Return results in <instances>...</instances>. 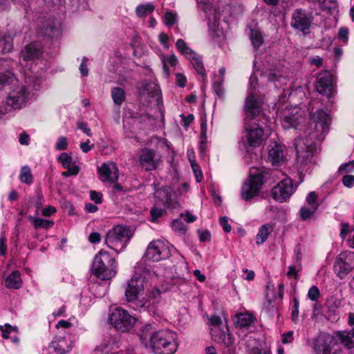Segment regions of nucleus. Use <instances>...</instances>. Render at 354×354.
Instances as JSON below:
<instances>
[{
  "label": "nucleus",
  "instance_id": "473e14b6",
  "mask_svg": "<svg viewBox=\"0 0 354 354\" xmlns=\"http://www.w3.org/2000/svg\"><path fill=\"white\" fill-rule=\"evenodd\" d=\"M273 227L270 224L262 225L256 236V243L258 245L263 243L268 239L270 234L272 232Z\"/></svg>",
  "mask_w": 354,
  "mask_h": 354
},
{
  "label": "nucleus",
  "instance_id": "58836bf2",
  "mask_svg": "<svg viewBox=\"0 0 354 354\" xmlns=\"http://www.w3.org/2000/svg\"><path fill=\"white\" fill-rule=\"evenodd\" d=\"M194 68V70L201 75L203 77L205 76V69L203 65V63L201 60V57L197 55L194 54V56L190 57L189 59Z\"/></svg>",
  "mask_w": 354,
  "mask_h": 354
},
{
  "label": "nucleus",
  "instance_id": "f704fd0d",
  "mask_svg": "<svg viewBox=\"0 0 354 354\" xmlns=\"http://www.w3.org/2000/svg\"><path fill=\"white\" fill-rule=\"evenodd\" d=\"M111 98L116 106H120L126 99L124 90L118 86L113 87L111 89Z\"/></svg>",
  "mask_w": 354,
  "mask_h": 354
},
{
  "label": "nucleus",
  "instance_id": "a211bd4d",
  "mask_svg": "<svg viewBox=\"0 0 354 354\" xmlns=\"http://www.w3.org/2000/svg\"><path fill=\"white\" fill-rule=\"evenodd\" d=\"M203 9L207 14V24L210 35L213 37L223 35V29L220 25L217 10L214 8H209L208 5H206Z\"/></svg>",
  "mask_w": 354,
  "mask_h": 354
},
{
  "label": "nucleus",
  "instance_id": "e433bc0d",
  "mask_svg": "<svg viewBox=\"0 0 354 354\" xmlns=\"http://www.w3.org/2000/svg\"><path fill=\"white\" fill-rule=\"evenodd\" d=\"M155 6L151 3L138 5L136 8V14L138 17H146L153 12Z\"/></svg>",
  "mask_w": 354,
  "mask_h": 354
},
{
  "label": "nucleus",
  "instance_id": "20e7f679",
  "mask_svg": "<svg viewBox=\"0 0 354 354\" xmlns=\"http://www.w3.org/2000/svg\"><path fill=\"white\" fill-rule=\"evenodd\" d=\"M147 281L145 277L137 274H134L128 281L125 290L127 300L136 304L138 306L143 307L147 301Z\"/></svg>",
  "mask_w": 354,
  "mask_h": 354
},
{
  "label": "nucleus",
  "instance_id": "bb28decb",
  "mask_svg": "<svg viewBox=\"0 0 354 354\" xmlns=\"http://www.w3.org/2000/svg\"><path fill=\"white\" fill-rule=\"evenodd\" d=\"M0 331L1 332V336L3 339H11V341L16 344L19 342V339L17 337L19 333L17 327L12 326L10 324H5L3 326L0 325Z\"/></svg>",
  "mask_w": 354,
  "mask_h": 354
},
{
  "label": "nucleus",
  "instance_id": "79ce46f5",
  "mask_svg": "<svg viewBox=\"0 0 354 354\" xmlns=\"http://www.w3.org/2000/svg\"><path fill=\"white\" fill-rule=\"evenodd\" d=\"M19 180L21 182L26 184H30L32 183V176L31 174L30 169L28 166L22 167L19 174Z\"/></svg>",
  "mask_w": 354,
  "mask_h": 354
},
{
  "label": "nucleus",
  "instance_id": "09e8293b",
  "mask_svg": "<svg viewBox=\"0 0 354 354\" xmlns=\"http://www.w3.org/2000/svg\"><path fill=\"white\" fill-rule=\"evenodd\" d=\"M322 7L326 10H333L337 8V1L335 0H319Z\"/></svg>",
  "mask_w": 354,
  "mask_h": 354
},
{
  "label": "nucleus",
  "instance_id": "a878e982",
  "mask_svg": "<svg viewBox=\"0 0 354 354\" xmlns=\"http://www.w3.org/2000/svg\"><path fill=\"white\" fill-rule=\"evenodd\" d=\"M118 347L114 339L111 336H106L96 347L95 352L101 354H110L115 352Z\"/></svg>",
  "mask_w": 354,
  "mask_h": 354
},
{
  "label": "nucleus",
  "instance_id": "6e6d98bb",
  "mask_svg": "<svg viewBox=\"0 0 354 354\" xmlns=\"http://www.w3.org/2000/svg\"><path fill=\"white\" fill-rule=\"evenodd\" d=\"M175 76L176 84L181 88H184L187 83V77L183 73H178Z\"/></svg>",
  "mask_w": 354,
  "mask_h": 354
},
{
  "label": "nucleus",
  "instance_id": "2f4dec72",
  "mask_svg": "<svg viewBox=\"0 0 354 354\" xmlns=\"http://www.w3.org/2000/svg\"><path fill=\"white\" fill-rule=\"evenodd\" d=\"M340 342L348 349L354 348V330L352 332L342 331L337 333Z\"/></svg>",
  "mask_w": 354,
  "mask_h": 354
},
{
  "label": "nucleus",
  "instance_id": "ea45409f",
  "mask_svg": "<svg viewBox=\"0 0 354 354\" xmlns=\"http://www.w3.org/2000/svg\"><path fill=\"white\" fill-rule=\"evenodd\" d=\"M317 209V208H315L314 206H302L299 210L300 218L303 221H307L311 218L316 212Z\"/></svg>",
  "mask_w": 354,
  "mask_h": 354
},
{
  "label": "nucleus",
  "instance_id": "a18cd8bd",
  "mask_svg": "<svg viewBox=\"0 0 354 354\" xmlns=\"http://www.w3.org/2000/svg\"><path fill=\"white\" fill-rule=\"evenodd\" d=\"M354 171V160L349 161L345 164H342L338 169L339 174H346Z\"/></svg>",
  "mask_w": 354,
  "mask_h": 354
},
{
  "label": "nucleus",
  "instance_id": "393cba45",
  "mask_svg": "<svg viewBox=\"0 0 354 354\" xmlns=\"http://www.w3.org/2000/svg\"><path fill=\"white\" fill-rule=\"evenodd\" d=\"M42 53V46L39 42H33L27 45L21 55L26 61L38 58Z\"/></svg>",
  "mask_w": 354,
  "mask_h": 354
},
{
  "label": "nucleus",
  "instance_id": "412c9836",
  "mask_svg": "<svg viewBox=\"0 0 354 354\" xmlns=\"http://www.w3.org/2000/svg\"><path fill=\"white\" fill-rule=\"evenodd\" d=\"M339 345L331 336H326L320 339L315 346L317 354H337Z\"/></svg>",
  "mask_w": 354,
  "mask_h": 354
},
{
  "label": "nucleus",
  "instance_id": "c756f323",
  "mask_svg": "<svg viewBox=\"0 0 354 354\" xmlns=\"http://www.w3.org/2000/svg\"><path fill=\"white\" fill-rule=\"evenodd\" d=\"M340 236L346 239L349 247L354 248V227H351L347 224H342Z\"/></svg>",
  "mask_w": 354,
  "mask_h": 354
},
{
  "label": "nucleus",
  "instance_id": "ddd939ff",
  "mask_svg": "<svg viewBox=\"0 0 354 354\" xmlns=\"http://www.w3.org/2000/svg\"><path fill=\"white\" fill-rule=\"evenodd\" d=\"M138 161L140 167L145 171H153L161 163L162 156L156 151L145 147L139 153Z\"/></svg>",
  "mask_w": 354,
  "mask_h": 354
},
{
  "label": "nucleus",
  "instance_id": "774afa93",
  "mask_svg": "<svg viewBox=\"0 0 354 354\" xmlns=\"http://www.w3.org/2000/svg\"><path fill=\"white\" fill-rule=\"evenodd\" d=\"M56 212V208L52 206L46 207L41 212V214L44 216H50Z\"/></svg>",
  "mask_w": 354,
  "mask_h": 354
},
{
  "label": "nucleus",
  "instance_id": "f03ea898",
  "mask_svg": "<svg viewBox=\"0 0 354 354\" xmlns=\"http://www.w3.org/2000/svg\"><path fill=\"white\" fill-rule=\"evenodd\" d=\"M151 325H146L140 330V338L145 347L155 354H174L178 349L177 335L169 330L151 331Z\"/></svg>",
  "mask_w": 354,
  "mask_h": 354
},
{
  "label": "nucleus",
  "instance_id": "0e129e2a",
  "mask_svg": "<svg viewBox=\"0 0 354 354\" xmlns=\"http://www.w3.org/2000/svg\"><path fill=\"white\" fill-rule=\"evenodd\" d=\"M88 61V59L86 57H84L82 59V63L80 66V71L81 72V74L83 75V76H87L88 74V68L86 67V62Z\"/></svg>",
  "mask_w": 354,
  "mask_h": 354
},
{
  "label": "nucleus",
  "instance_id": "bf43d9fd",
  "mask_svg": "<svg viewBox=\"0 0 354 354\" xmlns=\"http://www.w3.org/2000/svg\"><path fill=\"white\" fill-rule=\"evenodd\" d=\"M219 223L222 226L223 230L225 232H230L231 231V226L228 223V218L227 217L223 216V217L221 218V219L219 221Z\"/></svg>",
  "mask_w": 354,
  "mask_h": 354
},
{
  "label": "nucleus",
  "instance_id": "37998d69",
  "mask_svg": "<svg viewBox=\"0 0 354 354\" xmlns=\"http://www.w3.org/2000/svg\"><path fill=\"white\" fill-rule=\"evenodd\" d=\"M16 81L14 74L10 71L0 73V85L6 86L12 84Z\"/></svg>",
  "mask_w": 354,
  "mask_h": 354
},
{
  "label": "nucleus",
  "instance_id": "2eb2a0df",
  "mask_svg": "<svg viewBox=\"0 0 354 354\" xmlns=\"http://www.w3.org/2000/svg\"><path fill=\"white\" fill-rule=\"evenodd\" d=\"M295 188L292 179L286 178L281 180L272 190L273 198L279 203L286 201L294 193Z\"/></svg>",
  "mask_w": 354,
  "mask_h": 354
},
{
  "label": "nucleus",
  "instance_id": "c03bdc74",
  "mask_svg": "<svg viewBox=\"0 0 354 354\" xmlns=\"http://www.w3.org/2000/svg\"><path fill=\"white\" fill-rule=\"evenodd\" d=\"M164 21L166 26L171 27L178 22V15L175 12L167 11L164 15Z\"/></svg>",
  "mask_w": 354,
  "mask_h": 354
},
{
  "label": "nucleus",
  "instance_id": "39448f33",
  "mask_svg": "<svg viewBox=\"0 0 354 354\" xmlns=\"http://www.w3.org/2000/svg\"><path fill=\"white\" fill-rule=\"evenodd\" d=\"M179 203L171 198L169 189L165 188L156 192L154 205L150 210L151 221L156 222L162 217L166 209H176Z\"/></svg>",
  "mask_w": 354,
  "mask_h": 354
},
{
  "label": "nucleus",
  "instance_id": "e2e57ef3",
  "mask_svg": "<svg viewBox=\"0 0 354 354\" xmlns=\"http://www.w3.org/2000/svg\"><path fill=\"white\" fill-rule=\"evenodd\" d=\"M210 324L214 328H220L222 324V320L220 317L217 315H213L209 319Z\"/></svg>",
  "mask_w": 354,
  "mask_h": 354
},
{
  "label": "nucleus",
  "instance_id": "4c0bfd02",
  "mask_svg": "<svg viewBox=\"0 0 354 354\" xmlns=\"http://www.w3.org/2000/svg\"><path fill=\"white\" fill-rule=\"evenodd\" d=\"M176 46L178 52L187 59L194 56V54H196V53L193 51L182 39L177 40Z\"/></svg>",
  "mask_w": 354,
  "mask_h": 354
},
{
  "label": "nucleus",
  "instance_id": "5701e85b",
  "mask_svg": "<svg viewBox=\"0 0 354 354\" xmlns=\"http://www.w3.org/2000/svg\"><path fill=\"white\" fill-rule=\"evenodd\" d=\"M268 160L272 165H279L284 162L283 147L276 141H271L268 147Z\"/></svg>",
  "mask_w": 354,
  "mask_h": 354
},
{
  "label": "nucleus",
  "instance_id": "603ef678",
  "mask_svg": "<svg viewBox=\"0 0 354 354\" xmlns=\"http://www.w3.org/2000/svg\"><path fill=\"white\" fill-rule=\"evenodd\" d=\"M160 59L161 62H167L171 66H175L178 64V59L174 55L169 56L162 55Z\"/></svg>",
  "mask_w": 354,
  "mask_h": 354
},
{
  "label": "nucleus",
  "instance_id": "9d476101",
  "mask_svg": "<svg viewBox=\"0 0 354 354\" xmlns=\"http://www.w3.org/2000/svg\"><path fill=\"white\" fill-rule=\"evenodd\" d=\"M354 269V252L346 250L340 252L333 264L335 274L341 279H344Z\"/></svg>",
  "mask_w": 354,
  "mask_h": 354
},
{
  "label": "nucleus",
  "instance_id": "5fc2aeb1",
  "mask_svg": "<svg viewBox=\"0 0 354 354\" xmlns=\"http://www.w3.org/2000/svg\"><path fill=\"white\" fill-rule=\"evenodd\" d=\"M308 298L312 301H316L319 297V290L317 286H312L308 292Z\"/></svg>",
  "mask_w": 354,
  "mask_h": 354
},
{
  "label": "nucleus",
  "instance_id": "052dcab7",
  "mask_svg": "<svg viewBox=\"0 0 354 354\" xmlns=\"http://www.w3.org/2000/svg\"><path fill=\"white\" fill-rule=\"evenodd\" d=\"M299 268H297L295 266H290L288 267V271L287 272V277L288 278H297V272H299Z\"/></svg>",
  "mask_w": 354,
  "mask_h": 354
},
{
  "label": "nucleus",
  "instance_id": "cd10ccee",
  "mask_svg": "<svg viewBox=\"0 0 354 354\" xmlns=\"http://www.w3.org/2000/svg\"><path fill=\"white\" fill-rule=\"evenodd\" d=\"M50 348L55 354H65L71 350L64 338H56L50 344Z\"/></svg>",
  "mask_w": 354,
  "mask_h": 354
},
{
  "label": "nucleus",
  "instance_id": "6e6552de",
  "mask_svg": "<svg viewBox=\"0 0 354 354\" xmlns=\"http://www.w3.org/2000/svg\"><path fill=\"white\" fill-rule=\"evenodd\" d=\"M257 85V78L252 75L250 78L249 94L246 98L245 106V114L248 118L251 119L259 115L261 111L263 97L259 95V91H256Z\"/></svg>",
  "mask_w": 354,
  "mask_h": 354
},
{
  "label": "nucleus",
  "instance_id": "9b49d317",
  "mask_svg": "<svg viewBox=\"0 0 354 354\" xmlns=\"http://www.w3.org/2000/svg\"><path fill=\"white\" fill-rule=\"evenodd\" d=\"M111 324L118 330L129 331L136 322V319L126 310L118 307L112 310L109 315Z\"/></svg>",
  "mask_w": 354,
  "mask_h": 354
},
{
  "label": "nucleus",
  "instance_id": "c85d7f7f",
  "mask_svg": "<svg viewBox=\"0 0 354 354\" xmlns=\"http://www.w3.org/2000/svg\"><path fill=\"white\" fill-rule=\"evenodd\" d=\"M22 281L20 273L14 271L5 279V286L8 288L17 289L21 287Z\"/></svg>",
  "mask_w": 354,
  "mask_h": 354
},
{
  "label": "nucleus",
  "instance_id": "4d7b16f0",
  "mask_svg": "<svg viewBox=\"0 0 354 354\" xmlns=\"http://www.w3.org/2000/svg\"><path fill=\"white\" fill-rule=\"evenodd\" d=\"M317 196L315 192H310L306 197L307 206H314L315 208L318 207V205L316 203Z\"/></svg>",
  "mask_w": 354,
  "mask_h": 354
},
{
  "label": "nucleus",
  "instance_id": "423d86ee",
  "mask_svg": "<svg viewBox=\"0 0 354 354\" xmlns=\"http://www.w3.org/2000/svg\"><path fill=\"white\" fill-rule=\"evenodd\" d=\"M132 236L129 228L123 225H116L106 234L105 244L117 252L124 249Z\"/></svg>",
  "mask_w": 354,
  "mask_h": 354
},
{
  "label": "nucleus",
  "instance_id": "69168bd1",
  "mask_svg": "<svg viewBox=\"0 0 354 354\" xmlns=\"http://www.w3.org/2000/svg\"><path fill=\"white\" fill-rule=\"evenodd\" d=\"M348 30L346 28H341L338 32V37L341 39L343 41H346L348 40Z\"/></svg>",
  "mask_w": 354,
  "mask_h": 354
},
{
  "label": "nucleus",
  "instance_id": "7c9ffc66",
  "mask_svg": "<svg viewBox=\"0 0 354 354\" xmlns=\"http://www.w3.org/2000/svg\"><path fill=\"white\" fill-rule=\"evenodd\" d=\"M254 317L252 315L245 313H239L235 316L234 319L235 324L240 327H248L252 324L254 322Z\"/></svg>",
  "mask_w": 354,
  "mask_h": 354
},
{
  "label": "nucleus",
  "instance_id": "49530a36",
  "mask_svg": "<svg viewBox=\"0 0 354 354\" xmlns=\"http://www.w3.org/2000/svg\"><path fill=\"white\" fill-rule=\"evenodd\" d=\"M171 227L179 234H184L187 230L185 224L180 220H174L171 223Z\"/></svg>",
  "mask_w": 354,
  "mask_h": 354
},
{
  "label": "nucleus",
  "instance_id": "680f3d73",
  "mask_svg": "<svg viewBox=\"0 0 354 354\" xmlns=\"http://www.w3.org/2000/svg\"><path fill=\"white\" fill-rule=\"evenodd\" d=\"M7 250L6 238L3 234L0 236V255H4Z\"/></svg>",
  "mask_w": 354,
  "mask_h": 354
},
{
  "label": "nucleus",
  "instance_id": "de8ad7c7",
  "mask_svg": "<svg viewBox=\"0 0 354 354\" xmlns=\"http://www.w3.org/2000/svg\"><path fill=\"white\" fill-rule=\"evenodd\" d=\"M58 161L62 165L64 168H66L69 167V165H71L72 162V157L67 153L63 152L59 155Z\"/></svg>",
  "mask_w": 354,
  "mask_h": 354
},
{
  "label": "nucleus",
  "instance_id": "4be33fe9",
  "mask_svg": "<svg viewBox=\"0 0 354 354\" xmlns=\"http://www.w3.org/2000/svg\"><path fill=\"white\" fill-rule=\"evenodd\" d=\"M316 89L322 95L330 96L332 93V75L326 71H322L317 75Z\"/></svg>",
  "mask_w": 354,
  "mask_h": 354
},
{
  "label": "nucleus",
  "instance_id": "6ab92c4d",
  "mask_svg": "<svg viewBox=\"0 0 354 354\" xmlns=\"http://www.w3.org/2000/svg\"><path fill=\"white\" fill-rule=\"evenodd\" d=\"M29 93L25 86H19L9 94L6 102L13 109H21L27 102Z\"/></svg>",
  "mask_w": 354,
  "mask_h": 354
},
{
  "label": "nucleus",
  "instance_id": "4468645a",
  "mask_svg": "<svg viewBox=\"0 0 354 354\" xmlns=\"http://www.w3.org/2000/svg\"><path fill=\"white\" fill-rule=\"evenodd\" d=\"M288 68L284 61L277 60L269 68L268 80L272 83L275 88H281L286 83Z\"/></svg>",
  "mask_w": 354,
  "mask_h": 354
},
{
  "label": "nucleus",
  "instance_id": "864d4df0",
  "mask_svg": "<svg viewBox=\"0 0 354 354\" xmlns=\"http://www.w3.org/2000/svg\"><path fill=\"white\" fill-rule=\"evenodd\" d=\"M191 166L195 174L196 181L201 182L203 178V174L200 169V167L195 161H191Z\"/></svg>",
  "mask_w": 354,
  "mask_h": 354
},
{
  "label": "nucleus",
  "instance_id": "1a4fd4ad",
  "mask_svg": "<svg viewBox=\"0 0 354 354\" xmlns=\"http://www.w3.org/2000/svg\"><path fill=\"white\" fill-rule=\"evenodd\" d=\"M264 140V131L256 122H247L240 145L256 148L262 145Z\"/></svg>",
  "mask_w": 354,
  "mask_h": 354
},
{
  "label": "nucleus",
  "instance_id": "0eeeda50",
  "mask_svg": "<svg viewBox=\"0 0 354 354\" xmlns=\"http://www.w3.org/2000/svg\"><path fill=\"white\" fill-rule=\"evenodd\" d=\"M248 180L241 189V196L245 200H249L255 196L264 183L267 173L258 168H252Z\"/></svg>",
  "mask_w": 354,
  "mask_h": 354
},
{
  "label": "nucleus",
  "instance_id": "7ed1b4c3",
  "mask_svg": "<svg viewBox=\"0 0 354 354\" xmlns=\"http://www.w3.org/2000/svg\"><path fill=\"white\" fill-rule=\"evenodd\" d=\"M92 272L100 280H110L116 274L115 258L108 252L100 250L94 258Z\"/></svg>",
  "mask_w": 354,
  "mask_h": 354
},
{
  "label": "nucleus",
  "instance_id": "13d9d810",
  "mask_svg": "<svg viewBox=\"0 0 354 354\" xmlns=\"http://www.w3.org/2000/svg\"><path fill=\"white\" fill-rule=\"evenodd\" d=\"M294 306L292 310V319L294 322H296L298 319L299 315V301L295 298L293 299Z\"/></svg>",
  "mask_w": 354,
  "mask_h": 354
},
{
  "label": "nucleus",
  "instance_id": "72a5a7b5",
  "mask_svg": "<svg viewBox=\"0 0 354 354\" xmlns=\"http://www.w3.org/2000/svg\"><path fill=\"white\" fill-rule=\"evenodd\" d=\"M28 219L36 229L43 228L47 230L54 225V221L52 220H47L32 216H30Z\"/></svg>",
  "mask_w": 354,
  "mask_h": 354
},
{
  "label": "nucleus",
  "instance_id": "f257e3e1",
  "mask_svg": "<svg viewBox=\"0 0 354 354\" xmlns=\"http://www.w3.org/2000/svg\"><path fill=\"white\" fill-rule=\"evenodd\" d=\"M331 118L324 110L313 112L308 127L305 132L306 138L295 140L297 164L306 165L310 163L313 157L316 143L322 140L329 131Z\"/></svg>",
  "mask_w": 354,
  "mask_h": 354
},
{
  "label": "nucleus",
  "instance_id": "f3484780",
  "mask_svg": "<svg viewBox=\"0 0 354 354\" xmlns=\"http://www.w3.org/2000/svg\"><path fill=\"white\" fill-rule=\"evenodd\" d=\"M313 22L312 15L302 10H297L292 14L291 26L304 34H308Z\"/></svg>",
  "mask_w": 354,
  "mask_h": 354
},
{
  "label": "nucleus",
  "instance_id": "f8f14e48",
  "mask_svg": "<svg viewBox=\"0 0 354 354\" xmlns=\"http://www.w3.org/2000/svg\"><path fill=\"white\" fill-rule=\"evenodd\" d=\"M172 246L164 241L155 240L150 242L145 252V257L147 260L157 262L166 259L171 254Z\"/></svg>",
  "mask_w": 354,
  "mask_h": 354
},
{
  "label": "nucleus",
  "instance_id": "aec40b11",
  "mask_svg": "<svg viewBox=\"0 0 354 354\" xmlns=\"http://www.w3.org/2000/svg\"><path fill=\"white\" fill-rule=\"evenodd\" d=\"M100 179L104 183H114L118 179V169L115 163L108 162L98 167Z\"/></svg>",
  "mask_w": 354,
  "mask_h": 354
},
{
  "label": "nucleus",
  "instance_id": "338daca9",
  "mask_svg": "<svg viewBox=\"0 0 354 354\" xmlns=\"http://www.w3.org/2000/svg\"><path fill=\"white\" fill-rule=\"evenodd\" d=\"M90 198L95 203H102V194L99 192H97L95 191H91Z\"/></svg>",
  "mask_w": 354,
  "mask_h": 354
},
{
  "label": "nucleus",
  "instance_id": "b1692460",
  "mask_svg": "<svg viewBox=\"0 0 354 354\" xmlns=\"http://www.w3.org/2000/svg\"><path fill=\"white\" fill-rule=\"evenodd\" d=\"M211 334L215 342L224 344L227 347L231 346L234 343L232 336L229 333V328L227 325L224 326L223 328H221V327L219 328H212Z\"/></svg>",
  "mask_w": 354,
  "mask_h": 354
},
{
  "label": "nucleus",
  "instance_id": "3c124183",
  "mask_svg": "<svg viewBox=\"0 0 354 354\" xmlns=\"http://www.w3.org/2000/svg\"><path fill=\"white\" fill-rule=\"evenodd\" d=\"M344 187L351 188L354 186V176L345 174L342 178Z\"/></svg>",
  "mask_w": 354,
  "mask_h": 354
},
{
  "label": "nucleus",
  "instance_id": "dca6fc26",
  "mask_svg": "<svg viewBox=\"0 0 354 354\" xmlns=\"http://www.w3.org/2000/svg\"><path fill=\"white\" fill-rule=\"evenodd\" d=\"M284 129L297 128L303 121V111L297 106L286 109L281 116Z\"/></svg>",
  "mask_w": 354,
  "mask_h": 354
},
{
  "label": "nucleus",
  "instance_id": "c9c22d12",
  "mask_svg": "<svg viewBox=\"0 0 354 354\" xmlns=\"http://www.w3.org/2000/svg\"><path fill=\"white\" fill-rule=\"evenodd\" d=\"M143 94L147 93L149 96L156 97L158 101L160 95V89L158 85L154 82H149L143 86Z\"/></svg>",
  "mask_w": 354,
  "mask_h": 354
},
{
  "label": "nucleus",
  "instance_id": "8fccbe9b",
  "mask_svg": "<svg viewBox=\"0 0 354 354\" xmlns=\"http://www.w3.org/2000/svg\"><path fill=\"white\" fill-rule=\"evenodd\" d=\"M68 147V140L66 137H59L55 144V149L58 151H63L66 149Z\"/></svg>",
  "mask_w": 354,
  "mask_h": 354
},
{
  "label": "nucleus",
  "instance_id": "a19ab883",
  "mask_svg": "<svg viewBox=\"0 0 354 354\" xmlns=\"http://www.w3.org/2000/svg\"><path fill=\"white\" fill-rule=\"evenodd\" d=\"M250 39L255 48L260 47L263 42V36L261 32L257 30H251Z\"/></svg>",
  "mask_w": 354,
  "mask_h": 354
}]
</instances>
